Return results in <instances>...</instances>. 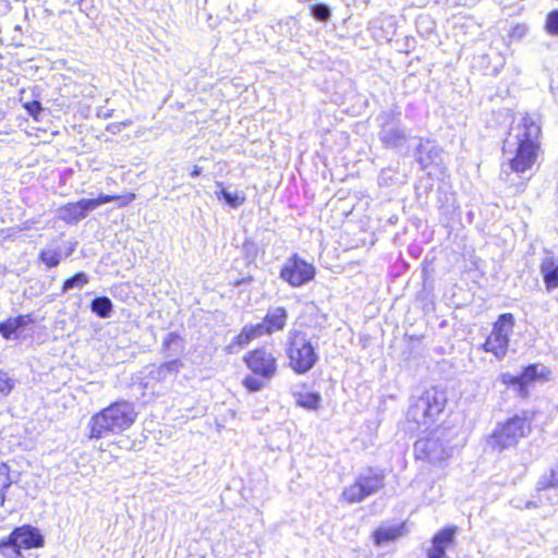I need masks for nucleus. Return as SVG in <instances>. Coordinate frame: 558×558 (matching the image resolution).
<instances>
[{"mask_svg": "<svg viewBox=\"0 0 558 558\" xmlns=\"http://www.w3.org/2000/svg\"><path fill=\"white\" fill-rule=\"evenodd\" d=\"M541 125L531 116L525 114L514 120L504 142L505 162L501 177L517 185L512 173L523 174L535 165L541 150Z\"/></svg>", "mask_w": 558, "mask_h": 558, "instance_id": "f257e3e1", "label": "nucleus"}, {"mask_svg": "<svg viewBox=\"0 0 558 558\" xmlns=\"http://www.w3.org/2000/svg\"><path fill=\"white\" fill-rule=\"evenodd\" d=\"M136 412L132 403L120 401L110 404L99 413L92 416L89 438H102L109 434H119L130 428L135 422Z\"/></svg>", "mask_w": 558, "mask_h": 558, "instance_id": "f03ea898", "label": "nucleus"}, {"mask_svg": "<svg viewBox=\"0 0 558 558\" xmlns=\"http://www.w3.org/2000/svg\"><path fill=\"white\" fill-rule=\"evenodd\" d=\"M454 434L453 429L447 427L438 426L434 428L427 436L416 440L414 445L416 459L441 465L453 453L454 446L451 444V436Z\"/></svg>", "mask_w": 558, "mask_h": 558, "instance_id": "7ed1b4c3", "label": "nucleus"}, {"mask_svg": "<svg viewBox=\"0 0 558 558\" xmlns=\"http://www.w3.org/2000/svg\"><path fill=\"white\" fill-rule=\"evenodd\" d=\"M447 400L445 390L436 387L426 389L409 409L408 417L418 428L428 429L444 412Z\"/></svg>", "mask_w": 558, "mask_h": 558, "instance_id": "20e7f679", "label": "nucleus"}, {"mask_svg": "<svg viewBox=\"0 0 558 558\" xmlns=\"http://www.w3.org/2000/svg\"><path fill=\"white\" fill-rule=\"evenodd\" d=\"M286 351L289 366L300 375L310 372L318 361L315 347L302 330L291 329L289 331Z\"/></svg>", "mask_w": 558, "mask_h": 558, "instance_id": "39448f33", "label": "nucleus"}, {"mask_svg": "<svg viewBox=\"0 0 558 558\" xmlns=\"http://www.w3.org/2000/svg\"><path fill=\"white\" fill-rule=\"evenodd\" d=\"M134 194L125 196L100 194L97 198H83L76 203H69L59 209V218L68 223H76L87 216L89 211L112 201H121V205H128L134 201Z\"/></svg>", "mask_w": 558, "mask_h": 558, "instance_id": "423d86ee", "label": "nucleus"}, {"mask_svg": "<svg viewBox=\"0 0 558 558\" xmlns=\"http://www.w3.org/2000/svg\"><path fill=\"white\" fill-rule=\"evenodd\" d=\"M514 323L515 319L511 313L501 314L483 344L484 351L494 354L497 360H502L508 352Z\"/></svg>", "mask_w": 558, "mask_h": 558, "instance_id": "0eeeda50", "label": "nucleus"}, {"mask_svg": "<svg viewBox=\"0 0 558 558\" xmlns=\"http://www.w3.org/2000/svg\"><path fill=\"white\" fill-rule=\"evenodd\" d=\"M383 486V473L367 469L357 475L353 484L343 489L341 497L349 504H357L378 492Z\"/></svg>", "mask_w": 558, "mask_h": 558, "instance_id": "6e6552de", "label": "nucleus"}, {"mask_svg": "<svg viewBox=\"0 0 558 558\" xmlns=\"http://www.w3.org/2000/svg\"><path fill=\"white\" fill-rule=\"evenodd\" d=\"M529 430L526 418L515 415L496 427L492 436L493 445L500 450L515 446Z\"/></svg>", "mask_w": 558, "mask_h": 558, "instance_id": "1a4fd4ad", "label": "nucleus"}, {"mask_svg": "<svg viewBox=\"0 0 558 558\" xmlns=\"http://www.w3.org/2000/svg\"><path fill=\"white\" fill-rule=\"evenodd\" d=\"M315 272V267L312 264L293 254L284 262L280 270V278L291 287L298 288L313 280Z\"/></svg>", "mask_w": 558, "mask_h": 558, "instance_id": "9d476101", "label": "nucleus"}, {"mask_svg": "<svg viewBox=\"0 0 558 558\" xmlns=\"http://www.w3.org/2000/svg\"><path fill=\"white\" fill-rule=\"evenodd\" d=\"M248 369L256 376L270 380L277 373L278 364L271 351L265 348L256 349L244 356Z\"/></svg>", "mask_w": 558, "mask_h": 558, "instance_id": "9b49d317", "label": "nucleus"}, {"mask_svg": "<svg viewBox=\"0 0 558 558\" xmlns=\"http://www.w3.org/2000/svg\"><path fill=\"white\" fill-rule=\"evenodd\" d=\"M11 538L22 549L38 548L44 546V537L39 531L31 525L16 527L11 534Z\"/></svg>", "mask_w": 558, "mask_h": 558, "instance_id": "f8f14e48", "label": "nucleus"}, {"mask_svg": "<svg viewBox=\"0 0 558 558\" xmlns=\"http://www.w3.org/2000/svg\"><path fill=\"white\" fill-rule=\"evenodd\" d=\"M456 531L454 526L439 531L433 537L432 546L427 550V558H450L446 550L453 544Z\"/></svg>", "mask_w": 558, "mask_h": 558, "instance_id": "ddd939ff", "label": "nucleus"}, {"mask_svg": "<svg viewBox=\"0 0 558 558\" xmlns=\"http://www.w3.org/2000/svg\"><path fill=\"white\" fill-rule=\"evenodd\" d=\"M442 150L433 142L420 138L416 147L415 159L423 169L441 162Z\"/></svg>", "mask_w": 558, "mask_h": 558, "instance_id": "4468645a", "label": "nucleus"}, {"mask_svg": "<svg viewBox=\"0 0 558 558\" xmlns=\"http://www.w3.org/2000/svg\"><path fill=\"white\" fill-rule=\"evenodd\" d=\"M539 272L548 293L558 289V258L547 253L541 260Z\"/></svg>", "mask_w": 558, "mask_h": 558, "instance_id": "2eb2a0df", "label": "nucleus"}, {"mask_svg": "<svg viewBox=\"0 0 558 558\" xmlns=\"http://www.w3.org/2000/svg\"><path fill=\"white\" fill-rule=\"evenodd\" d=\"M379 138L387 147L399 148L407 142L405 131L397 123H385L380 130Z\"/></svg>", "mask_w": 558, "mask_h": 558, "instance_id": "dca6fc26", "label": "nucleus"}, {"mask_svg": "<svg viewBox=\"0 0 558 558\" xmlns=\"http://www.w3.org/2000/svg\"><path fill=\"white\" fill-rule=\"evenodd\" d=\"M549 371L546 366L539 364H531L526 366L520 375V397L526 398L529 395L527 386L536 380L544 379Z\"/></svg>", "mask_w": 558, "mask_h": 558, "instance_id": "f3484780", "label": "nucleus"}, {"mask_svg": "<svg viewBox=\"0 0 558 558\" xmlns=\"http://www.w3.org/2000/svg\"><path fill=\"white\" fill-rule=\"evenodd\" d=\"M288 314L287 311L281 307L270 308L264 319L265 326H267V333L282 330L287 324Z\"/></svg>", "mask_w": 558, "mask_h": 558, "instance_id": "a211bd4d", "label": "nucleus"}, {"mask_svg": "<svg viewBox=\"0 0 558 558\" xmlns=\"http://www.w3.org/2000/svg\"><path fill=\"white\" fill-rule=\"evenodd\" d=\"M182 367L183 363L179 359H173L151 369L150 376L153 379L163 381L169 376L177 375Z\"/></svg>", "mask_w": 558, "mask_h": 558, "instance_id": "6ab92c4d", "label": "nucleus"}, {"mask_svg": "<svg viewBox=\"0 0 558 558\" xmlns=\"http://www.w3.org/2000/svg\"><path fill=\"white\" fill-rule=\"evenodd\" d=\"M403 525L380 526L374 532V542L381 546L388 542L396 541L402 535Z\"/></svg>", "mask_w": 558, "mask_h": 558, "instance_id": "aec40b11", "label": "nucleus"}, {"mask_svg": "<svg viewBox=\"0 0 558 558\" xmlns=\"http://www.w3.org/2000/svg\"><path fill=\"white\" fill-rule=\"evenodd\" d=\"M293 397L296 404L306 410H317L320 407L322 397L318 392L294 391Z\"/></svg>", "mask_w": 558, "mask_h": 558, "instance_id": "412c9836", "label": "nucleus"}, {"mask_svg": "<svg viewBox=\"0 0 558 558\" xmlns=\"http://www.w3.org/2000/svg\"><path fill=\"white\" fill-rule=\"evenodd\" d=\"M162 350L168 356L180 355L184 351V341L175 332H169L162 341Z\"/></svg>", "mask_w": 558, "mask_h": 558, "instance_id": "4be33fe9", "label": "nucleus"}, {"mask_svg": "<svg viewBox=\"0 0 558 558\" xmlns=\"http://www.w3.org/2000/svg\"><path fill=\"white\" fill-rule=\"evenodd\" d=\"M112 302L107 296H97L92 301L90 310L101 318H109L112 314Z\"/></svg>", "mask_w": 558, "mask_h": 558, "instance_id": "5701e85b", "label": "nucleus"}, {"mask_svg": "<svg viewBox=\"0 0 558 558\" xmlns=\"http://www.w3.org/2000/svg\"><path fill=\"white\" fill-rule=\"evenodd\" d=\"M0 558H27L9 535L0 542Z\"/></svg>", "mask_w": 558, "mask_h": 558, "instance_id": "b1692460", "label": "nucleus"}, {"mask_svg": "<svg viewBox=\"0 0 558 558\" xmlns=\"http://www.w3.org/2000/svg\"><path fill=\"white\" fill-rule=\"evenodd\" d=\"M216 195L218 198H223L228 205H230L232 208H238L241 206L246 197L243 192H229L228 190L221 187L219 192H216Z\"/></svg>", "mask_w": 558, "mask_h": 558, "instance_id": "393cba45", "label": "nucleus"}, {"mask_svg": "<svg viewBox=\"0 0 558 558\" xmlns=\"http://www.w3.org/2000/svg\"><path fill=\"white\" fill-rule=\"evenodd\" d=\"M252 341L247 330L243 327L241 332L232 339V341L226 347V352L233 354L239 352L242 348L247 345Z\"/></svg>", "mask_w": 558, "mask_h": 558, "instance_id": "a878e982", "label": "nucleus"}, {"mask_svg": "<svg viewBox=\"0 0 558 558\" xmlns=\"http://www.w3.org/2000/svg\"><path fill=\"white\" fill-rule=\"evenodd\" d=\"M89 281L85 272H77L73 277L66 279L62 286V293H65L74 288L82 289Z\"/></svg>", "mask_w": 558, "mask_h": 558, "instance_id": "bb28decb", "label": "nucleus"}, {"mask_svg": "<svg viewBox=\"0 0 558 558\" xmlns=\"http://www.w3.org/2000/svg\"><path fill=\"white\" fill-rule=\"evenodd\" d=\"M39 258L49 268L58 266L61 262L60 252L52 248L41 251Z\"/></svg>", "mask_w": 558, "mask_h": 558, "instance_id": "cd10ccee", "label": "nucleus"}, {"mask_svg": "<svg viewBox=\"0 0 558 558\" xmlns=\"http://www.w3.org/2000/svg\"><path fill=\"white\" fill-rule=\"evenodd\" d=\"M269 380L264 379L259 376L248 375L243 379V386L251 392L260 391L266 387Z\"/></svg>", "mask_w": 558, "mask_h": 558, "instance_id": "c85d7f7f", "label": "nucleus"}, {"mask_svg": "<svg viewBox=\"0 0 558 558\" xmlns=\"http://www.w3.org/2000/svg\"><path fill=\"white\" fill-rule=\"evenodd\" d=\"M9 466L5 463H0V505L4 504L5 497L2 492L10 487L11 478L9 475Z\"/></svg>", "mask_w": 558, "mask_h": 558, "instance_id": "c756f323", "label": "nucleus"}, {"mask_svg": "<svg viewBox=\"0 0 558 558\" xmlns=\"http://www.w3.org/2000/svg\"><path fill=\"white\" fill-rule=\"evenodd\" d=\"M311 12L316 20L322 22H325L330 17V9L323 3L313 5Z\"/></svg>", "mask_w": 558, "mask_h": 558, "instance_id": "7c9ffc66", "label": "nucleus"}, {"mask_svg": "<svg viewBox=\"0 0 558 558\" xmlns=\"http://www.w3.org/2000/svg\"><path fill=\"white\" fill-rule=\"evenodd\" d=\"M244 328L247 330L252 340L262 337L267 333V326L264 323H258L256 325H246Z\"/></svg>", "mask_w": 558, "mask_h": 558, "instance_id": "2f4dec72", "label": "nucleus"}, {"mask_svg": "<svg viewBox=\"0 0 558 558\" xmlns=\"http://www.w3.org/2000/svg\"><path fill=\"white\" fill-rule=\"evenodd\" d=\"M500 380L502 384L513 387L515 389L517 393L520 396V386H521L520 375L514 376V375H511L510 373H504L500 375Z\"/></svg>", "mask_w": 558, "mask_h": 558, "instance_id": "473e14b6", "label": "nucleus"}, {"mask_svg": "<svg viewBox=\"0 0 558 558\" xmlns=\"http://www.w3.org/2000/svg\"><path fill=\"white\" fill-rule=\"evenodd\" d=\"M546 31L550 35H558V10L548 14L546 20Z\"/></svg>", "mask_w": 558, "mask_h": 558, "instance_id": "72a5a7b5", "label": "nucleus"}, {"mask_svg": "<svg viewBox=\"0 0 558 558\" xmlns=\"http://www.w3.org/2000/svg\"><path fill=\"white\" fill-rule=\"evenodd\" d=\"M13 388L12 379L5 372L0 371V396H8Z\"/></svg>", "mask_w": 558, "mask_h": 558, "instance_id": "f704fd0d", "label": "nucleus"}, {"mask_svg": "<svg viewBox=\"0 0 558 558\" xmlns=\"http://www.w3.org/2000/svg\"><path fill=\"white\" fill-rule=\"evenodd\" d=\"M15 323H12V320L9 318L5 322L0 323V333L3 338L10 339L11 336L16 331Z\"/></svg>", "mask_w": 558, "mask_h": 558, "instance_id": "c9c22d12", "label": "nucleus"}, {"mask_svg": "<svg viewBox=\"0 0 558 558\" xmlns=\"http://www.w3.org/2000/svg\"><path fill=\"white\" fill-rule=\"evenodd\" d=\"M24 108L27 110V112L35 119L39 120V114L43 110L41 104L37 100L26 102L24 105Z\"/></svg>", "mask_w": 558, "mask_h": 558, "instance_id": "e433bc0d", "label": "nucleus"}, {"mask_svg": "<svg viewBox=\"0 0 558 558\" xmlns=\"http://www.w3.org/2000/svg\"><path fill=\"white\" fill-rule=\"evenodd\" d=\"M12 323H15L16 330L24 327L27 324V317L26 316H17L14 318H10Z\"/></svg>", "mask_w": 558, "mask_h": 558, "instance_id": "4c0bfd02", "label": "nucleus"}, {"mask_svg": "<svg viewBox=\"0 0 558 558\" xmlns=\"http://www.w3.org/2000/svg\"><path fill=\"white\" fill-rule=\"evenodd\" d=\"M201 172H202V168L198 167V166H195L194 169L191 172V175L192 177H198L201 174Z\"/></svg>", "mask_w": 558, "mask_h": 558, "instance_id": "58836bf2", "label": "nucleus"}, {"mask_svg": "<svg viewBox=\"0 0 558 558\" xmlns=\"http://www.w3.org/2000/svg\"><path fill=\"white\" fill-rule=\"evenodd\" d=\"M553 480L550 481L551 486H558V478H556L555 473L553 472Z\"/></svg>", "mask_w": 558, "mask_h": 558, "instance_id": "ea45409f", "label": "nucleus"}, {"mask_svg": "<svg viewBox=\"0 0 558 558\" xmlns=\"http://www.w3.org/2000/svg\"><path fill=\"white\" fill-rule=\"evenodd\" d=\"M532 507H536V505L534 502H532V501H529V502L525 504V508L529 509V508H532Z\"/></svg>", "mask_w": 558, "mask_h": 558, "instance_id": "a19ab883", "label": "nucleus"}, {"mask_svg": "<svg viewBox=\"0 0 558 558\" xmlns=\"http://www.w3.org/2000/svg\"><path fill=\"white\" fill-rule=\"evenodd\" d=\"M517 31H521L522 33H524L525 28L522 26V27H517Z\"/></svg>", "mask_w": 558, "mask_h": 558, "instance_id": "79ce46f5", "label": "nucleus"}]
</instances>
